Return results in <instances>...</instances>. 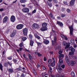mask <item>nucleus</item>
I'll list each match as a JSON object with an SVG mask.
<instances>
[{"label": "nucleus", "mask_w": 77, "mask_h": 77, "mask_svg": "<svg viewBox=\"0 0 77 77\" xmlns=\"http://www.w3.org/2000/svg\"><path fill=\"white\" fill-rule=\"evenodd\" d=\"M22 11L24 13H29V8H24L22 9Z\"/></svg>", "instance_id": "obj_1"}, {"label": "nucleus", "mask_w": 77, "mask_h": 77, "mask_svg": "<svg viewBox=\"0 0 77 77\" xmlns=\"http://www.w3.org/2000/svg\"><path fill=\"white\" fill-rule=\"evenodd\" d=\"M23 34L24 36H27V32H28V30L26 28H25L23 30Z\"/></svg>", "instance_id": "obj_2"}, {"label": "nucleus", "mask_w": 77, "mask_h": 77, "mask_svg": "<svg viewBox=\"0 0 77 77\" xmlns=\"http://www.w3.org/2000/svg\"><path fill=\"white\" fill-rule=\"evenodd\" d=\"M56 40H57V38L56 36H54L53 38L52 39V42L53 45L56 44Z\"/></svg>", "instance_id": "obj_3"}, {"label": "nucleus", "mask_w": 77, "mask_h": 77, "mask_svg": "<svg viewBox=\"0 0 77 77\" xmlns=\"http://www.w3.org/2000/svg\"><path fill=\"white\" fill-rule=\"evenodd\" d=\"M33 29H37L39 27V25L36 23H34L32 26Z\"/></svg>", "instance_id": "obj_4"}, {"label": "nucleus", "mask_w": 77, "mask_h": 77, "mask_svg": "<svg viewBox=\"0 0 77 77\" xmlns=\"http://www.w3.org/2000/svg\"><path fill=\"white\" fill-rule=\"evenodd\" d=\"M69 28L70 29V35L71 36V35H73V27L72 26H69Z\"/></svg>", "instance_id": "obj_5"}, {"label": "nucleus", "mask_w": 77, "mask_h": 77, "mask_svg": "<svg viewBox=\"0 0 77 77\" xmlns=\"http://www.w3.org/2000/svg\"><path fill=\"white\" fill-rule=\"evenodd\" d=\"M56 69L57 71H58L59 73V74H60V73H61V71L62 70V68H60V67L59 66H57L56 67Z\"/></svg>", "instance_id": "obj_6"}, {"label": "nucleus", "mask_w": 77, "mask_h": 77, "mask_svg": "<svg viewBox=\"0 0 77 77\" xmlns=\"http://www.w3.org/2000/svg\"><path fill=\"white\" fill-rule=\"evenodd\" d=\"M23 27V24H20L17 25L16 26L17 29H21Z\"/></svg>", "instance_id": "obj_7"}, {"label": "nucleus", "mask_w": 77, "mask_h": 77, "mask_svg": "<svg viewBox=\"0 0 77 77\" xmlns=\"http://www.w3.org/2000/svg\"><path fill=\"white\" fill-rule=\"evenodd\" d=\"M57 24H58V25H59L60 27H63V24L60 21H57Z\"/></svg>", "instance_id": "obj_8"}, {"label": "nucleus", "mask_w": 77, "mask_h": 77, "mask_svg": "<svg viewBox=\"0 0 77 77\" xmlns=\"http://www.w3.org/2000/svg\"><path fill=\"white\" fill-rule=\"evenodd\" d=\"M8 20V16H5L3 19V23H5L7 22V20Z\"/></svg>", "instance_id": "obj_9"}, {"label": "nucleus", "mask_w": 77, "mask_h": 77, "mask_svg": "<svg viewBox=\"0 0 77 77\" xmlns=\"http://www.w3.org/2000/svg\"><path fill=\"white\" fill-rule=\"evenodd\" d=\"M11 21L12 22H14L15 21V17L14 16L12 15L11 16Z\"/></svg>", "instance_id": "obj_10"}, {"label": "nucleus", "mask_w": 77, "mask_h": 77, "mask_svg": "<svg viewBox=\"0 0 77 77\" xmlns=\"http://www.w3.org/2000/svg\"><path fill=\"white\" fill-rule=\"evenodd\" d=\"M59 66H60L61 65H63V60L61 59H59Z\"/></svg>", "instance_id": "obj_11"}, {"label": "nucleus", "mask_w": 77, "mask_h": 77, "mask_svg": "<svg viewBox=\"0 0 77 77\" xmlns=\"http://www.w3.org/2000/svg\"><path fill=\"white\" fill-rule=\"evenodd\" d=\"M65 59L67 63H69V59L68 56H65Z\"/></svg>", "instance_id": "obj_12"}, {"label": "nucleus", "mask_w": 77, "mask_h": 77, "mask_svg": "<svg viewBox=\"0 0 77 77\" xmlns=\"http://www.w3.org/2000/svg\"><path fill=\"white\" fill-rule=\"evenodd\" d=\"M69 49L72 52H75V50L74 48L72 47V46L70 47L69 48Z\"/></svg>", "instance_id": "obj_13"}, {"label": "nucleus", "mask_w": 77, "mask_h": 77, "mask_svg": "<svg viewBox=\"0 0 77 77\" xmlns=\"http://www.w3.org/2000/svg\"><path fill=\"white\" fill-rule=\"evenodd\" d=\"M59 59H62L63 58V55L62 54H60L59 55L58 57Z\"/></svg>", "instance_id": "obj_14"}, {"label": "nucleus", "mask_w": 77, "mask_h": 77, "mask_svg": "<svg viewBox=\"0 0 77 77\" xmlns=\"http://www.w3.org/2000/svg\"><path fill=\"white\" fill-rule=\"evenodd\" d=\"M47 23H43L42 24V26L43 27H47Z\"/></svg>", "instance_id": "obj_15"}, {"label": "nucleus", "mask_w": 77, "mask_h": 77, "mask_svg": "<svg viewBox=\"0 0 77 77\" xmlns=\"http://www.w3.org/2000/svg\"><path fill=\"white\" fill-rule=\"evenodd\" d=\"M75 0H71L70 2V5H74V3H75Z\"/></svg>", "instance_id": "obj_16"}, {"label": "nucleus", "mask_w": 77, "mask_h": 77, "mask_svg": "<svg viewBox=\"0 0 77 77\" xmlns=\"http://www.w3.org/2000/svg\"><path fill=\"white\" fill-rule=\"evenodd\" d=\"M40 30L42 31H45L47 30V28L43 27L41 28Z\"/></svg>", "instance_id": "obj_17"}, {"label": "nucleus", "mask_w": 77, "mask_h": 77, "mask_svg": "<svg viewBox=\"0 0 77 77\" xmlns=\"http://www.w3.org/2000/svg\"><path fill=\"white\" fill-rule=\"evenodd\" d=\"M8 70L9 74H11V73L14 72V70L12 69H9Z\"/></svg>", "instance_id": "obj_18"}, {"label": "nucleus", "mask_w": 77, "mask_h": 77, "mask_svg": "<svg viewBox=\"0 0 77 77\" xmlns=\"http://www.w3.org/2000/svg\"><path fill=\"white\" fill-rule=\"evenodd\" d=\"M75 62L74 61L72 60L71 61L70 64L72 66H74L75 65Z\"/></svg>", "instance_id": "obj_19"}, {"label": "nucleus", "mask_w": 77, "mask_h": 77, "mask_svg": "<svg viewBox=\"0 0 77 77\" xmlns=\"http://www.w3.org/2000/svg\"><path fill=\"white\" fill-rule=\"evenodd\" d=\"M15 35H16V32H13V33L11 34V38H12L13 37H14Z\"/></svg>", "instance_id": "obj_20"}, {"label": "nucleus", "mask_w": 77, "mask_h": 77, "mask_svg": "<svg viewBox=\"0 0 77 77\" xmlns=\"http://www.w3.org/2000/svg\"><path fill=\"white\" fill-rule=\"evenodd\" d=\"M49 42H50L48 40H45L43 41V43L47 45L49 43Z\"/></svg>", "instance_id": "obj_21"}, {"label": "nucleus", "mask_w": 77, "mask_h": 77, "mask_svg": "<svg viewBox=\"0 0 77 77\" xmlns=\"http://www.w3.org/2000/svg\"><path fill=\"white\" fill-rule=\"evenodd\" d=\"M33 43H34V42L32 40H30V45L31 46H33Z\"/></svg>", "instance_id": "obj_22"}, {"label": "nucleus", "mask_w": 77, "mask_h": 77, "mask_svg": "<svg viewBox=\"0 0 77 77\" xmlns=\"http://www.w3.org/2000/svg\"><path fill=\"white\" fill-rule=\"evenodd\" d=\"M70 42L72 44H74V40L73 38L71 39Z\"/></svg>", "instance_id": "obj_23"}, {"label": "nucleus", "mask_w": 77, "mask_h": 77, "mask_svg": "<svg viewBox=\"0 0 77 77\" xmlns=\"http://www.w3.org/2000/svg\"><path fill=\"white\" fill-rule=\"evenodd\" d=\"M51 65L53 67L55 66V61H54V60L53 62L51 64Z\"/></svg>", "instance_id": "obj_24"}, {"label": "nucleus", "mask_w": 77, "mask_h": 77, "mask_svg": "<svg viewBox=\"0 0 77 77\" xmlns=\"http://www.w3.org/2000/svg\"><path fill=\"white\" fill-rule=\"evenodd\" d=\"M3 65H2V63H0V69L2 71H3Z\"/></svg>", "instance_id": "obj_25"}, {"label": "nucleus", "mask_w": 77, "mask_h": 77, "mask_svg": "<svg viewBox=\"0 0 77 77\" xmlns=\"http://www.w3.org/2000/svg\"><path fill=\"white\" fill-rule=\"evenodd\" d=\"M35 36L36 38H37V39H39V40L41 38V37H40V36H38V35H35Z\"/></svg>", "instance_id": "obj_26"}, {"label": "nucleus", "mask_w": 77, "mask_h": 77, "mask_svg": "<svg viewBox=\"0 0 77 77\" xmlns=\"http://www.w3.org/2000/svg\"><path fill=\"white\" fill-rule=\"evenodd\" d=\"M20 2L21 3H26V2H27L26 0H20Z\"/></svg>", "instance_id": "obj_27"}, {"label": "nucleus", "mask_w": 77, "mask_h": 77, "mask_svg": "<svg viewBox=\"0 0 77 77\" xmlns=\"http://www.w3.org/2000/svg\"><path fill=\"white\" fill-rule=\"evenodd\" d=\"M28 56L29 59L30 60H32V56L30 54H28Z\"/></svg>", "instance_id": "obj_28"}, {"label": "nucleus", "mask_w": 77, "mask_h": 77, "mask_svg": "<svg viewBox=\"0 0 77 77\" xmlns=\"http://www.w3.org/2000/svg\"><path fill=\"white\" fill-rule=\"evenodd\" d=\"M22 40H23V41H26V39H27V38H26V37H22Z\"/></svg>", "instance_id": "obj_29"}, {"label": "nucleus", "mask_w": 77, "mask_h": 77, "mask_svg": "<svg viewBox=\"0 0 77 77\" xmlns=\"http://www.w3.org/2000/svg\"><path fill=\"white\" fill-rule=\"evenodd\" d=\"M52 68L51 67H49V70L48 71L49 73H50V72H51V73L52 71Z\"/></svg>", "instance_id": "obj_30"}, {"label": "nucleus", "mask_w": 77, "mask_h": 77, "mask_svg": "<svg viewBox=\"0 0 77 77\" xmlns=\"http://www.w3.org/2000/svg\"><path fill=\"white\" fill-rule=\"evenodd\" d=\"M71 73L72 77H75V74H74V72H72Z\"/></svg>", "instance_id": "obj_31"}, {"label": "nucleus", "mask_w": 77, "mask_h": 77, "mask_svg": "<svg viewBox=\"0 0 77 77\" xmlns=\"http://www.w3.org/2000/svg\"><path fill=\"white\" fill-rule=\"evenodd\" d=\"M23 43L22 42L20 43L19 45V46L20 47H23Z\"/></svg>", "instance_id": "obj_32"}, {"label": "nucleus", "mask_w": 77, "mask_h": 77, "mask_svg": "<svg viewBox=\"0 0 77 77\" xmlns=\"http://www.w3.org/2000/svg\"><path fill=\"white\" fill-rule=\"evenodd\" d=\"M67 44V43H66V42H63V45H64V46H66V45Z\"/></svg>", "instance_id": "obj_33"}, {"label": "nucleus", "mask_w": 77, "mask_h": 77, "mask_svg": "<svg viewBox=\"0 0 77 77\" xmlns=\"http://www.w3.org/2000/svg\"><path fill=\"white\" fill-rule=\"evenodd\" d=\"M29 38L30 39H32V38H33V36H32V34H30L29 35Z\"/></svg>", "instance_id": "obj_34"}, {"label": "nucleus", "mask_w": 77, "mask_h": 77, "mask_svg": "<svg viewBox=\"0 0 77 77\" xmlns=\"http://www.w3.org/2000/svg\"><path fill=\"white\" fill-rule=\"evenodd\" d=\"M18 70L19 71H22V67L21 66H20L18 69Z\"/></svg>", "instance_id": "obj_35"}, {"label": "nucleus", "mask_w": 77, "mask_h": 77, "mask_svg": "<svg viewBox=\"0 0 77 77\" xmlns=\"http://www.w3.org/2000/svg\"><path fill=\"white\" fill-rule=\"evenodd\" d=\"M66 11L68 13H70V12H71V10L69 9H67L66 10Z\"/></svg>", "instance_id": "obj_36"}, {"label": "nucleus", "mask_w": 77, "mask_h": 77, "mask_svg": "<svg viewBox=\"0 0 77 77\" xmlns=\"http://www.w3.org/2000/svg\"><path fill=\"white\" fill-rule=\"evenodd\" d=\"M48 6H49L50 8H51L52 6V4H51V3L49 4L48 3Z\"/></svg>", "instance_id": "obj_37"}, {"label": "nucleus", "mask_w": 77, "mask_h": 77, "mask_svg": "<svg viewBox=\"0 0 77 77\" xmlns=\"http://www.w3.org/2000/svg\"><path fill=\"white\" fill-rule=\"evenodd\" d=\"M60 15L62 17H64L66 16L65 14H61Z\"/></svg>", "instance_id": "obj_38"}, {"label": "nucleus", "mask_w": 77, "mask_h": 77, "mask_svg": "<svg viewBox=\"0 0 77 77\" xmlns=\"http://www.w3.org/2000/svg\"><path fill=\"white\" fill-rule=\"evenodd\" d=\"M73 53H74V52L70 51L69 53V55H72V54H73Z\"/></svg>", "instance_id": "obj_39"}, {"label": "nucleus", "mask_w": 77, "mask_h": 77, "mask_svg": "<svg viewBox=\"0 0 77 77\" xmlns=\"http://www.w3.org/2000/svg\"><path fill=\"white\" fill-rule=\"evenodd\" d=\"M7 59L9 60H12V57H9L7 58Z\"/></svg>", "instance_id": "obj_40"}, {"label": "nucleus", "mask_w": 77, "mask_h": 77, "mask_svg": "<svg viewBox=\"0 0 77 77\" xmlns=\"http://www.w3.org/2000/svg\"><path fill=\"white\" fill-rule=\"evenodd\" d=\"M67 46L69 47H70V43H67V45H66Z\"/></svg>", "instance_id": "obj_41"}, {"label": "nucleus", "mask_w": 77, "mask_h": 77, "mask_svg": "<svg viewBox=\"0 0 77 77\" xmlns=\"http://www.w3.org/2000/svg\"><path fill=\"white\" fill-rule=\"evenodd\" d=\"M53 2L54 3H57V0H53Z\"/></svg>", "instance_id": "obj_42"}, {"label": "nucleus", "mask_w": 77, "mask_h": 77, "mask_svg": "<svg viewBox=\"0 0 77 77\" xmlns=\"http://www.w3.org/2000/svg\"><path fill=\"white\" fill-rule=\"evenodd\" d=\"M63 3L64 4V5H68V3H67V2L66 1H64L63 2Z\"/></svg>", "instance_id": "obj_43"}, {"label": "nucleus", "mask_w": 77, "mask_h": 77, "mask_svg": "<svg viewBox=\"0 0 77 77\" xmlns=\"http://www.w3.org/2000/svg\"><path fill=\"white\" fill-rule=\"evenodd\" d=\"M61 77H65V74L64 73H63L61 74Z\"/></svg>", "instance_id": "obj_44"}, {"label": "nucleus", "mask_w": 77, "mask_h": 77, "mask_svg": "<svg viewBox=\"0 0 77 77\" xmlns=\"http://www.w3.org/2000/svg\"><path fill=\"white\" fill-rule=\"evenodd\" d=\"M59 54H61L62 53V51L60 50L59 52Z\"/></svg>", "instance_id": "obj_45"}, {"label": "nucleus", "mask_w": 77, "mask_h": 77, "mask_svg": "<svg viewBox=\"0 0 77 77\" xmlns=\"http://www.w3.org/2000/svg\"><path fill=\"white\" fill-rule=\"evenodd\" d=\"M7 63L8 64V65H10L11 66H12V64L10 63H9V62H8Z\"/></svg>", "instance_id": "obj_46"}, {"label": "nucleus", "mask_w": 77, "mask_h": 77, "mask_svg": "<svg viewBox=\"0 0 77 77\" xmlns=\"http://www.w3.org/2000/svg\"><path fill=\"white\" fill-rule=\"evenodd\" d=\"M13 61L14 62V63H17V60L16 59H14L13 60Z\"/></svg>", "instance_id": "obj_47"}, {"label": "nucleus", "mask_w": 77, "mask_h": 77, "mask_svg": "<svg viewBox=\"0 0 77 77\" xmlns=\"http://www.w3.org/2000/svg\"><path fill=\"white\" fill-rule=\"evenodd\" d=\"M36 10H34L32 12V14H35V13H36Z\"/></svg>", "instance_id": "obj_48"}, {"label": "nucleus", "mask_w": 77, "mask_h": 77, "mask_svg": "<svg viewBox=\"0 0 77 77\" xmlns=\"http://www.w3.org/2000/svg\"><path fill=\"white\" fill-rule=\"evenodd\" d=\"M64 37L65 38V39L67 41V40H68V38H67V37H66V36H65V35H64Z\"/></svg>", "instance_id": "obj_49"}, {"label": "nucleus", "mask_w": 77, "mask_h": 77, "mask_svg": "<svg viewBox=\"0 0 77 77\" xmlns=\"http://www.w3.org/2000/svg\"><path fill=\"white\" fill-rule=\"evenodd\" d=\"M37 54L38 56H42V54H40V53H38Z\"/></svg>", "instance_id": "obj_50"}, {"label": "nucleus", "mask_w": 77, "mask_h": 77, "mask_svg": "<svg viewBox=\"0 0 77 77\" xmlns=\"http://www.w3.org/2000/svg\"><path fill=\"white\" fill-rule=\"evenodd\" d=\"M37 43L38 45H41V43L40 42H37Z\"/></svg>", "instance_id": "obj_51"}, {"label": "nucleus", "mask_w": 77, "mask_h": 77, "mask_svg": "<svg viewBox=\"0 0 77 77\" xmlns=\"http://www.w3.org/2000/svg\"><path fill=\"white\" fill-rule=\"evenodd\" d=\"M65 9L64 8H63L62 9V12H65Z\"/></svg>", "instance_id": "obj_52"}, {"label": "nucleus", "mask_w": 77, "mask_h": 77, "mask_svg": "<svg viewBox=\"0 0 77 77\" xmlns=\"http://www.w3.org/2000/svg\"><path fill=\"white\" fill-rule=\"evenodd\" d=\"M61 67L63 69L65 68V65H63L61 66Z\"/></svg>", "instance_id": "obj_53"}, {"label": "nucleus", "mask_w": 77, "mask_h": 77, "mask_svg": "<svg viewBox=\"0 0 77 77\" xmlns=\"http://www.w3.org/2000/svg\"><path fill=\"white\" fill-rule=\"evenodd\" d=\"M44 61H46V60H47V59L46 58V57H44Z\"/></svg>", "instance_id": "obj_54"}, {"label": "nucleus", "mask_w": 77, "mask_h": 77, "mask_svg": "<svg viewBox=\"0 0 77 77\" xmlns=\"http://www.w3.org/2000/svg\"><path fill=\"white\" fill-rule=\"evenodd\" d=\"M25 77V76H24V73H23L21 75V77Z\"/></svg>", "instance_id": "obj_55"}, {"label": "nucleus", "mask_w": 77, "mask_h": 77, "mask_svg": "<svg viewBox=\"0 0 77 77\" xmlns=\"http://www.w3.org/2000/svg\"><path fill=\"white\" fill-rule=\"evenodd\" d=\"M60 75L59 74H57L56 75L57 77H60Z\"/></svg>", "instance_id": "obj_56"}, {"label": "nucleus", "mask_w": 77, "mask_h": 77, "mask_svg": "<svg viewBox=\"0 0 77 77\" xmlns=\"http://www.w3.org/2000/svg\"><path fill=\"white\" fill-rule=\"evenodd\" d=\"M4 10V9L3 8H0V11L1 12L3 11Z\"/></svg>", "instance_id": "obj_57"}, {"label": "nucleus", "mask_w": 77, "mask_h": 77, "mask_svg": "<svg viewBox=\"0 0 77 77\" xmlns=\"http://www.w3.org/2000/svg\"><path fill=\"white\" fill-rule=\"evenodd\" d=\"M19 50L20 51H22V50H23V48H19Z\"/></svg>", "instance_id": "obj_58"}, {"label": "nucleus", "mask_w": 77, "mask_h": 77, "mask_svg": "<svg viewBox=\"0 0 77 77\" xmlns=\"http://www.w3.org/2000/svg\"><path fill=\"white\" fill-rule=\"evenodd\" d=\"M51 59H50L48 61V63H51Z\"/></svg>", "instance_id": "obj_59"}, {"label": "nucleus", "mask_w": 77, "mask_h": 77, "mask_svg": "<svg viewBox=\"0 0 77 77\" xmlns=\"http://www.w3.org/2000/svg\"><path fill=\"white\" fill-rule=\"evenodd\" d=\"M57 47H56V49H59V46H58V45H57Z\"/></svg>", "instance_id": "obj_60"}, {"label": "nucleus", "mask_w": 77, "mask_h": 77, "mask_svg": "<svg viewBox=\"0 0 77 77\" xmlns=\"http://www.w3.org/2000/svg\"><path fill=\"white\" fill-rule=\"evenodd\" d=\"M28 15L31 16L32 15V14L30 13H28Z\"/></svg>", "instance_id": "obj_61"}, {"label": "nucleus", "mask_w": 77, "mask_h": 77, "mask_svg": "<svg viewBox=\"0 0 77 77\" xmlns=\"http://www.w3.org/2000/svg\"><path fill=\"white\" fill-rule=\"evenodd\" d=\"M17 51L18 53H20V50H18V49H17L16 50Z\"/></svg>", "instance_id": "obj_62"}, {"label": "nucleus", "mask_w": 77, "mask_h": 77, "mask_svg": "<svg viewBox=\"0 0 77 77\" xmlns=\"http://www.w3.org/2000/svg\"><path fill=\"white\" fill-rule=\"evenodd\" d=\"M34 74H35L36 75V72L35 71V70H34Z\"/></svg>", "instance_id": "obj_63"}, {"label": "nucleus", "mask_w": 77, "mask_h": 77, "mask_svg": "<svg viewBox=\"0 0 77 77\" xmlns=\"http://www.w3.org/2000/svg\"><path fill=\"white\" fill-rule=\"evenodd\" d=\"M21 6H23V8H25V7L26 6V5H22Z\"/></svg>", "instance_id": "obj_64"}]
</instances>
